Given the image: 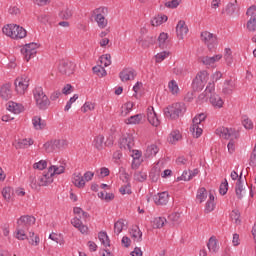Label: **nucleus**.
<instances>
[{
	"instance_id": "nucleus-26",
	"label": "nucleus",
	"mask_w": 256,
	"mask_h": 256,
	"mask_svg": "<svg viewBox=\"0 0 256 256\" xmlns=\"http://www.w3.org/2000/svg\"><path fill=\"white\" fill-rule=\"evenodd\" d=\"M235 11H237V0H235L234 3H228L222 10V15L226 14L228 17H231Z\"/></svg>"
},
{
	"instance_id": "nucleus-49",
	"label": "nucleus",
	"mask_w": 256,
	"mask_h": 256,
	"mask_svg": "<svg viewBox=\"0 0 256 256\" xmlns=\"http://www.w3.org/2000/svg\"><path fill=\"white\" fill-rule=\"evenodd\" d=\"M92 70H93V73L98 75V77H105V75H107V71L103 66H94Z\"/></svg>"
},
{
	"instance_id": "nucleus-20",
	"label": "nucleus",
	"mask_w": 256,
	"mask_h": 256,
	"mask_svg": "<svg viewBox=\"0 0 256 256\" xmlns=\"http://www.w3.org/2000/svg\"><path fill=\"white\" fill-rule=\"evenodd\" d=\"M235 193L238 199H243V172L240 173L236 182Z\"/></svg>"
},
{
	"instance_id": "nucleus-11",
	"label": "nucleus",
	"mask_w": 256,
	"mask_h": 256,
	"mask_svg": "<svg viewBox=\"0 0 256 256\" xmlns=\"http://www.w3.org/2000/svg\"><path fill=\"white\" fill-rule=\"evenodd\" d=\"M201 125V119L198 116L194 117L192 120V126L190 127V133H192L195 139H199L203 135V129L199 127Z\"/></svg>"
},
{
	"instance_id": "nucleus-5",
	"label": "nucleus",
	"mask_w": 256,
	"mask_h": 256,
	"mask_svg": "<svg viewBox=\"0 0 256 256\" xmlns=\"http://www.w3.org/2000/svg\"><path fill=\"white\" fill-rule=\"evenodd\" d=\"M207 81H209V74L207 73V71L199 72L192 82V87L194 91H203V88L207 84Z\"/></svg>"
},
{
	"instance_id": "nucleus-28",
	"label": "nucleus",
	"mask_w": 256,
	"mask_h": 256,
	"mask_svg": "<svg viewBox=\"0 0 256 256\" xmlns=\"http://www.w3.org/2000/svg\"><path fill=\"white\" fill-rule=\"evenodd\" d=\"M105 142V136L104 135H98L93 140V146L98 151H101L103 149V143Z\"/></svg>"
},
{
	"instance_id": "nucleus-29",
	"label": "nucleus",
	"mask_w": 256,
	"mask_h": 256,
	"mask_svg": "<svg viewBox=\"0 0 256 256\" xmlns=\"http://www.w3.org/2000/svg\"><path fill=\"white\" fill-rule=\"evenodd\" d=\"M48 172L52 177H55V175H61V173H65V166H50Z\"/></svg>"
},
{
	"instance_id": "nucleus-60",
	"label": "nucleus",
	"mask_w": 256,
	"mask_h": 256,
	"mask_svg": "<svg viewBox=\"0 0 256 256\" xmlns=\"http://www.w3.org/2000/svg\"><path fill=\"white\" fill-rule=\"evenodd\" d=\"M33 167L34 169H39L40 171H43V169L47 168V161L41 160L37 163H34Z\"/></svg>"
},
{
	"instance_id": "nucleus-59",
	"label": "nucleus",
	"mask_w": 256,
	"mask_h": 256,
	"mask_svg": "<svg viewBox=\"0 0 256 256\" xmlns=\"http://www.w3.org/2000/svg\"><path fill=\"white\" fill-rule=\"evenodd\" d=\"M93 109H95V104L91 103V102H86L83 107L81 108V111L83 113H87V111H93Z\"/></svg>"
},
{
	"instance_id": "nucleus-12",
	"label": "nucleus",
	"mask_w": 256,
	"mask_h": 256,
	"mask_svg": "<svg viewBox=\"0 0 256 256\" xmlns=\"http://www.w3.org/2000/svg\"><path fill=\"white\" fill-rule=\"evenodd\" d=\"M119 77L123 82L133 81L137 77V72L133 68H125L120 72Z\"/></svg>"
},
{
	"instance_id": "nucleus-14",
	"label": "nucleus",
	"mask_w": 256,
	"mask_h": 256,
	"mask_svg": "<svg viewBox=\"0 0 256 256\" xmlns=\"http://www.w3.org/2000/svg\"><path fill=\"white\" fill-rule=\"evenodd\" d=\"M147 119L150 125H153V127H159V118H157V113H155L153 106H149L147 109Z\"/></svg>"
},
{
	"instance_id": "nucleus-16",
	"label": "nucleus",
	"mask_w": 256,
	"mask_h": 256,
	"mask_svg": "<svg viewBox=\"0 0 256 256\" xmlns=\"http://www.w3.org/2000/svg\"><path fill=\"white\" fill-rule=\"evenodd\" d=\"M0 96L4 101H9L11 97H13L12 91H11V83H6L2 85L0 88Z\"/></svg>"
},
{
	"instance_id": "nucleus-38",
	"label": "nucleus",
	"mask_w": 256,
	"mask_h": 256,
	"mask_svg": "<svg viewBox=\"0 0 256 256\" xmlns=\"http://www.w3.org/2000/svg\"><path fill=\"white\" fill-rule=\"evenodd\" d=\"M130 235H131V237H133V239H138L137 241L140 242L143 237V232H141L139 227L136 226L135 228L131 229Z\"/></svg>"
},
{
	"instance_id": "nucleus-44",
	"label": "nucleus",
	"mask_w": 256,
	"mask_h": 256,
	"mask_svg": "<svg viewBox=\"0 0 256 256\" xmlns=\"http://www.w3.org/2000/svg\"><path fill=\"white\" fill-rule=\"evenodd\" d=\"M134 104L132 102H127L124 107H122L121 115L123 117H126V115H129L131 111H133Z\"/></svg>"
},
{
	"instance_id": "nucleus-39",
	"label": "nucleus",
	"mask_w": 256,
	"mask_h": 256,
	"mask_svg": "<svg viewBox=\"0 0 256 256\" xmlns=\"http://www.w3.org/2000/svg\"><path fill=\"white\" fill-rule=\"evenodd\" d=\"M165 223H167V219L163 217H157L153 220V228L161 229V227H164Z\"/></svg>"
},
{
	"instance_id": "nucleus-1",
	"label": "nucleus",
	"mask_w": 256,
	"mask_h": 256,
	"mask_svg": "<svg viewBox=\"0 0 256 256\" xmlns=\"http://www.w3.org/2000/svg\"><path fill=\"white\" fill-rule=\"evenodd\" d=\"M216 135L222 139H230L227 147L229 153L235 151V139H239V132L233 128L219 127L216 129Z\"/></svg>"
},
{
	"instance_id": "nucleus-25",
	"label": "nucleus",
	"mask_w": 256,
	"mask_h": 256,
	"mask_svg": "<svg viewBox=\"0 0 256 256\" xmlns=\"http://www.w3.org/2000/svg\"><path fill=\"white\" fill-rule=\"evenodd\" d=\"M145 115L143 114H136L134 116H130L128 119L125 120L126 125H139L141 121H143V118Z\"/></svg>"
},
{
	"instance_id": "nucleus-19",
	"label": "nucleus",
	"mask_w": 256,
	"mask_h": 256,
	"mask_svg": "<svg viewBox=\"0 0 256 256\" xmlns=\"http://www.w3.org/2000/svg\"><path fill=\"white\" fill-rule=\"evenodd\" d=\"M223 56L221 54L209 57V56H202L199 58V61L201 63H203V65H213L215 63H217V61H220V59H222Z\"/></svg>"
},
{
	"instance_id": "nucleus-61",
	"label": "nucleus",
	"mask_w": 256,
	"mask_h": 256,
	"mask_svg": "<svg viewBox=\"0 0 256 256\" xmlns=\"http://www.w3.org/2000/svg\"><path fill=\"white\" fill-rule=\"evenodd\" d=\"M177 181H191V174L185 170L181 176L177 178Z\"/></svg>"
},
{
	"instance_id": "nucleus-30",
	"label": "nucleus",
	"mask_w": 256,
	"mask_h": 256,
	"mask_svg": "<svg viewBox=\"0 0 256 256\" xmlns=\"http://www.w3.org/2000/svg\"><path fill=\"white\" fill-rule=\"evenodd\" d=\"M159 153V147L156 144H152L147 147L145 151V157H155Z\"/></svg>"
},
{
	"instance_id": "nucleus-51",
	"label": "nucleus",
	"mask_w": 256,
	"mask_h": 256,
	"mask_svg": "<svg viewBox=\"0 0 256 256\" xmlns=\"http://www.w3.org/2000/svg\"><path fill=\"white\" fill-rule=\"evenodd\" d=\"M59 17L60 19L64 20L71 19V17H73V12L71 11V9L66 8L65 10L59 13Z\"/></svg>"
},
{
	"instance_id": "nucleus-10",
	"label": "nucleus",
	"mask_w": 256,
	"mask_h": 256,
	"mask_svg": "<svg viewBox=\"0 0 256 256\" xmlns=\"http://www.w3.org/2000/svg\"><path fill=\"white\" fill-rule=\"evenodd\" d=\"M35 221H36L35 217L24 215L17 220V227L27 230L29 229V227H31V225H35Z\"/></svg>"
},
{
	"instance_id": "nucleus-35",
	"label": "nucleus",
	"mask_w": 256,
	"mask_h": 256,
	"mask_svg": "<svg viewBox=\"0 0 256 256\" xmlns=\"http://www.w3.org/2000/svg\"><path fill=\"white\" fill-rule=\"evenodd\" d=\"M179 139H181V133L179 132V130H175L170 133L168 137V143H171L172 145H174V143L179 141Z\"/></svg>"
},
{
	"instance_id": "nucleus-24",
	"label": "nucleus",
	"mask_w": 256,
	"mask_h": 256,
	"mask_svg": "<svg viewBox=\"0 0 256 256\" xmlns=\"http://www.w3.org/2000/svg\"><path fill=\"white\" fill-rule=\"evenodd\" d=\"M32 125H33L34 129L41 130V129H45V127H47V122H45V120L41 119L40 116H35L32 119Z\"/></svg>"
},
{
	"instance_id": "nucleus-6",
	"label": "nucleus",
	"mask_w": 256,
	"mask_h": 256,
	"mask_svg": "<svg viewBox=\"0 0 256 256\" xmlns=\"http://www.w3.org/2000/svg\"><path fill=\"white\" fill-rule=\"evenodd\" d=\"M58 71L61 75H73L75 71V64L70 61L62 60L59 62Z\"/></svg>"
},
{
	"instance_id": "nucleus-37",
	"label": "nucleus",
	"mask_w": 256,
	"mask_h": 256,
	"mask_svg": "<svg viewBox=\"0 0 256 256\" xmlns=\"http://www.w3.org/2000/svg\"><path fill=\"white\" fill-rule=\"evenodd\" d=\"M224 88L222 90V93H224V95H231V93H233V82L231 80H226L224 82Z\"/></svg>"
},
{
	"instance_id": "nucleus-50",
	"label": "nucleus",
	"mask_w": 256,
	"mask_h": 256,
	"mask_svg": "<svg viewBox=\"0 0 256 256\" xmlns=\"http://www.w3.org/2000/svg\"><path fill=\"white\" fill-rule=\"evenodd\" d=\"M197 199L200 200V203H203L207 199V189L204 187L200 188L197 192Z\"/></svg>"
},
{
	"instance_id": "nucleus-52",
	"label": "nucleus",
	"mask_w": 256,
	"mask_h": 256,
	"mask_svg": "<svg viewBox=\"0 0 256 256\" xmlns=\"http://www.w3.org/2000/svg\"><path fill=\"white\" fill-rule=\"evenodd\" d=\"M24 48L29 49L32 52V55H37V49H39V44L31 42L29 44L24 45Z\"/></svg>"
},
{
	"instance_id": "nucleus-8",
	"label": "nucleus",
	"mask_w": 256,
	"mask_h": 256,
	"mask_svg": "<svg viewBox=\"0 0 256 256\" xmlns=\"http://www.w3.org/2000/svg\"><path fill=\"white\" fill-rule=\"evenodd\" d=\"M14 84L16 87V92L23 95L29 87V78L27 76H22L21 78H17Z\"/></svg>"
},
{
	"instance_id": "nucleus-64",
	"label": "nucleus",
	"mask_w": 256,
	"mask_h": 256,
	"mask_svg": "<svg viewBox=\"0 0 256 256\" xmlns=\"http://www.w3.org/2000/svg\"><path fill=\"white\" fill-rule=\"evenodd\" d=\"M231 54H232L231 48H226L224 58L227 61V63L233 62V57L231 56Z\"/></svg>"
},
{
	"instance_id": "nucleus-63",
	"label": "nucleus",
	"mask_w": 256,
	"mask_h": 256,
	"mask_svg": "<svg viewBox=\"0 0 256 256\" xmlns=\"http://www.w3.org/2000/svg\"><path fill=\"white\" fill-rule=\"evenodd\" d=\"M167 57H169V53L167 52H161L156 55V63H161V61H164Z\"/></svg>"
},
{
	"instance_id": "nucleus-13",
	"label": "nucleus",
	"mask_w": 256,
	"mask_h": 256,
	"mask_svg": "<svg viewBox=\"0 0 256 256\" xmlns=\"http://www.w3.org/2000/svg\"><path fill=\"white\" fill-rule=\"evenodd\" d=\"M133 147H135V140L133 139V135L128 134L126 137L120 140V149L131 151Z\"/></svg>"
},
{
	"instance_id": "nucleus-9",
	"label": "nucleus",
	"mask_w": 256,
	"mask_h": 256,
	"mask_svg": "<svg viewBox=\"0 0 256 256\" xmlns=\"http://www.w3.org/2000/svg\"><path fill=\"white\" fill-rule=\"evenodd\" d=\"M246 15L250 16V19L247 22L248 31L255 32L256 31V7L251 6L248 8Z\"/></svg>"
},
{
	"instance_id": "nucleus-31",
	"label": "nucleus",
	"mask_w": 256,
	"mask_h": 256,
	"mask_svg": "<svg viewBox=\"0 0 256 256\" xmlns=\"http://www.w3.org/2000/svg\"><path fill=\"white\" fill-rule=\"evenodd\" d=\"M98 238L104 247H111V240H109L107 232H99Z\"/></svg>"
},
{
	"instance_id": "nucleus-48",
	"label": "nucleus",
	"mask_w": 256,
	"mask_h": 256,
	"mask_svg": "<svg viewBox=\"0 0 256 256\" xmlns=\"http://www.w3.org/2000/svg\"><path fill=\"white\" fill-rule=\"evenodd\" d=\"M99 61L101 65H104V67H109V65H111V54L100 56Z\"/></svg>"
},
{
	"instance_id": "nucleus-7",
	"label": "nucleus",
	"mask_w": 256,
	"mask_h": 256,
	"mask_svg": "<svg viewBox=\"0 0 256 256\" xmlns=\"http://www.w3.org/2000/svg\"><path fill=\"white\" fill-rule=\"evenodd\" d=\"M201 40L207 45L208 49L211 51L215 45H217V36L209 31H204L201 33Z\"/></svg>"
},
{
	"instance_id": "nucleus-34",
	"label": "nucleus",
	"mask_w": 256,
	"mask_h": 256,
	"mask_svg": "<svg viewBox=\"0 0 256 256\" xmlns=\"http://www.w3.org/2000/svg\"><path fill=\"white\" fill-rule=\"evenodd\" d=\"M52 141L56 152L61 151V149H65V147H67V140L65 139H57Z\"/></svg>"
},
{
	"instance_id": "nucleus-56",
	"label": "nucleus",
	"mask_w": 256,
	"mask_h": 256,
	"mask_svg": "<svg viewBox=\"0 0 256 256\" xmlns=\"http://www.w3.org/2000/svg\"><path fill=\"white\" fill-rule=\"evenodd\" d=\"M181 5V0H172L165 3V7L168 9H177Z\"/></svg>"
},
{
	"instance_id": "nucleus-57",
	"label": "nucleus",
	"mask_w": 256,
	"mask_h": 256,
	"mask_svg": "<svg viewBox=\"0 0 256 256\" xmlns=\"http://www.w3.org/2000/svg\"><path fill=\"white\" fill-rule=\"evenodd\" d=\"M30 187L32 189H35L36 191L40 188L39 180L37 181V178H35V176H30Z\"/></svg>"
},
{
	"instance_id": "nucleus-55",
	"label": "nucleus",
	"mask_w": 256,
	"mask_h": 256,
	"mask_svg": "<svg viewBox=\"0 0 256 256\" xmlns=\"http://www.w3.org/2000/svg\"><path fill=\"white\" fill-rule=\"evenodd\" d=\"M44 149L46 151V153H55V144H53V140L46 142L44 144Z\"/></svg>"
},
{
	"instance_id": "nucleus-21",
	"label": "nucleus",
	"mask_w": 256,
	"mask_h": 256,
	"mask_svg": "<svg viewBox=\"0 0 256 256\" xmlns=\"http://www.w3.org/2000/svg\"><path fill=\"white\" fill-rule=\"evenodd\" d=\"M96 13L95 21L97 22L98 27H100V29H105L107 27V19L101 14V8L97 9Z\"/></svg>"
},
{
	"instance_id": "nucleus-42",
	"label": "nucleus",
	"mask_w": 256,
	"mask_h": 256,
	"mask_svg": "<svg viewBox=\"0 0 256 256\" xmlns=\"http://www.w3.org/2000/svg\"><path fill=\"white\" fill-rule=\"evenodd\" d=\"M124 227H125V220H123V219L118 220L114 224V233H116V235H119V233H121V231H123Z\"/></svg>"
},
{
	"instance_id": "nucleus-4",
	"label": "nucleus",
	"mask_w": 256,
	"mask_h": 256,
	"mask_svg": "<svg viewBox=\"0 0 256 256\" xmlns=\"http://www.w3.org/2000/svg\"><path fill=\"white\" fill-rule=\"evenodd\" d=\"M187 108L183 103H175L164 110V115L169 119H179L185 114Z\"/></svg>"
},
{
	"instance_id": "nucleus-45",
	"label": "nucleus",
	"mask_w": 256,
	"mask_h": 256,
	"mask_svg": "<svg viewBox=\"0 0 256 256\" xmlns=\"http://www.w3.org/2000/svg\"><path fill=\"white\" fill-rule=\"evenodd\" d=\"M26 229L16 227V239H19L20 241H25L27 239V234H25Z\"/></svg>"
},
{
	"instance_id": "nucleus-27",
	"label": "nucleus",
	"mask_w": 256,
	"mask_h": 256,
	"mask_svg": "<svg viewBox=\"0 0 256 256\" xmlns=\"http://www.w3.org/2000/svg\"><path fill=\"white\" fill-rule=\"evenodd\" d=\"M210 103L213 105V107H218V109H221L223 107V99L220 98L217 94H211L210 95Z\"/></svg>"
},
{
	"instance_id": "nucleus-43",
	"label": "nucleus",
	"mask_w": 256,
	"mask_h": 256,
	"mask_svg": "<svg viewBox=\"0 0 256 256\" xmlns=\"http://www.w3.org/2000/svg\"><path fill=\"white\" fill-rule=\"evenodd\" d=\"M134 179L135 181H139V183H143L144 181H147V172H144V171L135 172Z\"/></svg>"
},
{
	"instance_id": "nucleus-36",
	"label": "nucleus",
	"mask_w": 256,
	"mask_h": 256,
	"mask_svg": "<svg viewBox=\"0 0 256 256\" xmlns=\"http://www.w3.org/2000/svg\"><path fill=\"white\" fill-rule=\"evenodd\" d=\"M167 15H158L157 17H155L151 23L153 25V27H159V25H162V23H165L167 21Z\"/></svg>"
},
{
	"instance_id": "nucleus-54",
	"label": "nucleus",
	"mask_w": 256,
	"mask_h": 256,
	"mask_svg": "<svg viewBox=\"0 0 256 256\" xmlns=\"http://www.w3.org/2000/svg\"><path fill=\"white\" fill-rule=\"evenodd\" d=\"M227 191H229V183L227 179L220 184L219 193L220 195H227Z\"/></svg>"
},
{
	"instance_id": "nucleus-18",
	"label": "nucleus",
	"mask_w": 256,
	"mask_h": 256,
	"mask_svg": "<svg viewBox=\"0 0 256 256\" xmlns=\"http://www.w3.org/2000/svg\"><path fill=\"white\" fill-rule=\"evenodd\" d=\"M6 109L15 115H19V113H23V105L10 101L6 104Z\"/></svg>"
},
{
	"instance_id": "nucleus-23",
	"label": "nucleus",
	"mask_w": 256,
	"mask_h": 256,
	"mask_svg": "<svg viewBox=\"0 0 256 256\" xmlns=\"http://www.w3.org/2000/svg\"><path fill=\"white\" fill-rule=\"evenodd\" d=\"M52 182H53V177L51 176V174L49 172L42 175L38 179V183H39L40 187H47V185H51Z\"/></svg>"
},
{
	"instance_id": "nucleus-32",
	"label": "nucleus",
	"mask_w": 256,
	"mask_h": 256,
	"mask_svg": "<svg viewBox=\"0 0 256 256\" xmlns=\"http://www.w3.org/2000/svg\"><path fill=\"white\" fill-rule=\"evenodd\" d=\"M31 145H33V139L25 138V139L19 140V142L16 145V149H27V147H31Z\"/></svg>"
},
{
	"instance_id": "nucleus-2",
	"label": "nucleus",
	"mask_w": 256,
	"mask_h": 256,
	"mask_svg": "<svg viewBox=\"0 0 256 256\" xmlns=\"http://www.w3.org/2000/svg\"><path fill=\"white\" fill-rule=\"evenodd\" d=\"M2 33L11 39H25L27 30L17 24H8L2 28Z\"/></svg>"
},
{
	"instance_id": "nucleus-58",
	"label": "nucleus",
	"mask_w": 256,
	"mask_h": 256,
	"mask_svg": "<svg viewBox=\"0 0 256 256\" xmlns=\"http://www.w3.org/2000/svg\"><path fill=\"white\" fill-rule=\"evenodd\" d=\"M121 195H131V185L126 184L119 189Z\"/></svg>"
},
{
	"instance_id": "nucleus-47",
	"label": "nucleus",
	"mask_w": 256,
	"mask_h": 256,
	"mask_svg": "<svg viewBox=\"0 0 256 256\" xmlns=\"http://www.w3.org/2000/svg\"><path fill=\"white\" fill-rule=\"evenodd\" d=\"M11 195H13V188H11V187L3 188V190H2V197L6 201H11Z\"/></svg>"
},
{
	"instance_id": "nucleus-41",
	"label": "nucleus",
	"mask_w": 256,
	"mask_h": 256,
	"mask_svg": "<svg viewBox=\"0 0 256 256\" xmlns=\"http://www.w3.org/2000/svg\"><path fill=\"white\" fill-rule=\"evenodd\" d=\"M21 54L23 55L26 61H31V59H33V57L37 55V54H32L31 50L25 47L21 48Z\"/></svg>"
},
{
	"instance_id": "nucleus-62",
	"label": "nucleus",
	"mask_w": 256,
	"mask_h": 256,
	"mask_svg": "<svg viewBox=\"0 0 256 256\" xmlns=\"http://www.w3.org/2000/svg\"><path fill=\"white\" fill-rule=\"evenodd\" d=\"M168 37L169 36L167 35V33H165V32L160 33V35L158 37L160 47H164L165 42L167 41Z\"/></svg>"
},
{
	"instance_id": "nucleus-53",
	"label": "nucleus",
	"mask_w": 256,
	"mask_h": 256,
	"mask_svg": "<svg viewBox=\"0 0 256 256\" xmlns=\"http://www.w3.org/2000/svg\"><path fill=\"white\" fill-rule=\"evenodd\" d=\"M230 217L231 219H234L236 225H239L241 223V212H239V210H232Z\"/></svg>"
},
{
	"instance_id": "nucleus-46",
	"label": "nucleus",
	"mask_w": 256,
	"mask_h": 256,
	"mask_svg": "<svg viewBox=\"0 0 256 256\" xmlns=\"http://www.w3.org/2000/svg\"><path fill=\"white\" fill-rule=\"evenodd\" d=\"M168 89L172 93V95H177L179 93V85L175 80H171L168 84Z\"/></svg>"
},
{
	"instance_id": "nucleus-15",
	"label": "nucleus",
	"mask_w": 256,
	"mask_h": 256,
	"mask_svg": "<svg viewBox=\"0 0 256 256\" xmlns=\"http://www.w3.org/2000/svg\"><path fill=\"white\" fill-rule=\"evenodd\" d=\"M156 205H167L169 203V193L161 192L153 196Z\"/></svg>"
},
{
	"instance_id": "nucleus-17",
	"label": "nucleus",
	"mask_w": 256,
	"mask_h": 256,
	"mask_svg": "<svg viewBox=\"0 0 256 256\" xmlns=\"http://www.w3.org/2000/svg\"><path fill=\"white\" fill-rule=\"evenodd\" d=\"M176 33L179 39H183L185 35L189 33V28L187 27V24H185V21L180 20L176 26Z\"/></svg>"
},
{
	"instance_id": "nucleus-40",
	"label": "nucleus",
	"mask_w": 256,
	"mask_h": 256,
	"mask_svg": "<svg viewBox=\"0 0 256 256\" xmlns=\"http://www.w3.org/2000/svg\"><path fill=\"white\" fill-rule=\"evenodd\" d=\"M138 43L139 45H141V47H143L144 49H147L149 45H153V43H155V39H153V37H147L144 40L139 38Z\"/></svg>"
},
{
	"instance_id": "nucleus-33",
	"label": "nucleus",
	"mask_w": 256,
	"mask_h": 256,
	"mask_svg": "<svg viewBox=\"0 0 256 256\" xmlns=\"http://www.w3.org/2000/svg\"><path fill=\"white\" fill-rule=\"evenodd\" d=\"M207 247L212 253H217V251H219V247L217 246V239L213 236L210 237L207 243Z\"/></svg>"
},
{
	"instance_id": "nucleus-3",
	"label": "nucleus",
	"mask_w": 256,
	"mask_h": 256,
	"mask_svg": "<svg viewBox=\"0 0 256 256\" xmlns=\"http://www.w3.org/2000/svg\"><path fill=\"white\" fill-rule=\"evenodd\" d=\"M34 99L36 101V105L38 109L45 111L49 109V105H51V101L49 100V97L45 95V92H43V88L36 87L33 90Z\"/></svg>"
},
{
	"instance_id": "nucleus-22",
	"label": "nucleus",
	"mask_w": 256,
	"mask_h": 256,
	"mask_svg": "<svg viewBox=\"0 0 256 256\" xmlns=\"http://www.w3.org/2000/svg\"><path fill=\"white\" fill-rule=\"evenodd\" d=\"M72 183L75 187H78V189H83V187H85V178H83L81 173H74Z\"/></svg>"
}]
</instances>
